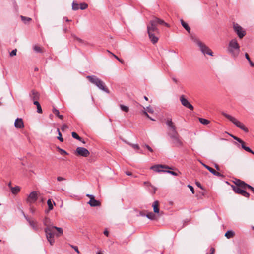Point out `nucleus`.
I'll use <instances>...</instances> for the list:
<instances>
[{
  "label": "nucleus",
  "instance_id": "obj_1",
  "mask_svg": "<svg viewBox=\"0 0 254 254\" xmlns=\"http://www.w3.org/2000/svg\"><path fill=\"white\" fill-rule=\"evenodd\" d=\"M158 25H164L166 27H169L168 23L157 17H154L150 20L147 25V30L149 39L154 44L158 42L160 35V31L157 28Z\"/></svg>",
  "mask_w": 254,
  "mask_h": 254
},
{
  "label": "nucleus",
  "instance_id": "obj_2",
  "mask_svg": "<svg viewBox=\"0 0 254 254\" xmlns=\"http://www.w3.org/2000/svg\"><path fill=\"white\" fill-rule=\"evenodd\" d=\"M150 169L157 172H166L175 176H177L181 174L177 169L165 165H154L151 166Z\"/></svg>",
  "mask_w": 254,
  "mask_h": 254
},
{
  "label": "nucleus",
  "instance_id": "obj_3",
  "mask_svg": "<svg viewBox=\"0 0 254 254\" xmlns=\"http://www.w3.org/2000/svg\"><path fill=\"white\" fill-rule=\"evenodd\" d=\"M227 50L228 53L233 58H236L239 56L240 46L236 39H233L229 42Z\"/></svg>",
  "mask_w": 254,
  "mask_h": 254
},
{
  "label": "nucleus",
  "instance_id": "obj_4",
  "mask_svg": "<svg viewBox=\"0 0 254 254\" xmlns=\"http://www.w3.org/2000/svg\"><path fill=\"white\" fill-rule=\"evenodd\" d=\"M86 78L88 79L90 82L96 86L99 89L109 93V91L106 87L105 83L100 78L95 75H88Z\"/></svg>",
  "mask_w": 254,
  "mask_h": 254
},
{
  "label": "nucleus",
  "instance_id": "obj_5",
  "mask_svg": "<svg viewBox=\"0 0 254 254\" xmlns=\"http://www.w3.org/2000/svg\"><path fill=\"white\" fill-rule=\"evenodd\" d=\"M222 114L224 117L227 118L229 120L232 122L234 124H235L238 127L240 128L241 129L243 130L246 132H248V129L245 126V125L239 121L237 120L235 118L229 114H227L225 112H222Z\"/></svg>",
  "mask_w": 254,
  "mask_h": 254
},
{
  "label": "nucleus",
  "instance_id": "obj_6",
  "mask_svg": "<svg viewBox=\"0 0 254 254\" xmlns=\"http://www.w3.org/2000/svg\"><path fill=\"white\" fill-rule=\"evenodd\" d=\"M171 140V144L173 146L176 147H181L183 145L181 137L180 136L178 132L170 133L168 134Z\"/></svg>",
  "mask_w": 254,
  "mask_h": 254
},
{
  "label": "nucleus",
  "instance_id": "obj_7",
  "mask_svg": "<svg viewBox=\"0 0 254 254\" xmlns=\"http://www.w3.org/2000/svg\"><path fill=\"white\" fill-rule=\"evenodd\" d=\"M194 42L199 47L200 50L203 54H208L210 56H213L212 51L204 43L198 39H195Z\"/></svg>",
  "mask_w": 254,
  "mask_h": 254
},
{
  "label": "nucleus",
  "instance_id": "obj_8",
  "mask_svg": "<svg viewBox=\"0 0 254 254\" xmlns=\"http://www.w3.org/2000/svg\"><path fill=\"white\" fill-rule=\"evenodd\" d=\"M166 124L167 126V134L177 132V127L175 124L172 122V119L167 118L166 119Z\"/></svg>",
  "mask_w": 254,
  "mask_h": 254
},
{
  "label": "nucleus",
  "instance_id": "obj_9",
  "mask_svg": "<svg viewBox=\"0 0 254 254\" xmlns=\"http://www.w3.org/2000/svg\"><path fill=\"white\" fill-rule=\"evenodd\" d=\"M44 231L46 233V238L51 245H53L55 242L54 240V231L52 230V227L45 228Z\"/></svg>",
  "mask_w": 254,
  "mask_h": 254
},
{
  "label": "nucleus",
  "instance_id": "obj_10",
  "mask_svg": "<svg viewBox=\"0 0 254 254\" xmlns=\"http://www.w3.org/2000/svg\"><path fill=\"white\" fill-rule=\"evenodd\" d=\"M233 29L240 39L242 38L246 34V31L237 23L233 24Z\"/></svg>",
  "mask_w": 254,
  "mask_h": 254
},
{
  "label": "nucleus",
  "instance_id": "obj_11",
  "mask_svg": "<svg viewBox=\"0 0 254 254\" xmlns=\"http://www.w3.org/2000/svg\"><path fill=\"white\" fill-rule=\"evenodd\" d=\"M75 154L81 156L86 157L89 155L90 152L85 148L78 147L76 149Z\"/></svg>",
  "mask_w": 254,
  "mask_h": 254
},
{
  "label": "nucleus",
  "instance_id": "obj_12",
  "mask_svg": "<svg viewBox=\"0 0 254 254\" xmlns=\"http://www.w3.org/2000/svg\"><path fill=\"white\" fill-rule=\"evenodd\" d=\"M38 199V194L36 191L31 192L28 195L26 201L27 203L31 204L35 203Z\"/></svg>",
  "mask_w": 254,
  "mask_h": 254
},
{
  "label": "nucleus",
  "instance_id": "obj_13",
  "mask_svg": "<svg viewBox=\"0 0 254 254\" xmlns=\"http://www.w3.org/2000/svg\"><path fill=\"white\" fill-rule=\"evenodd\" d=\"M181 104L184 107L191 110H193V106L188 101V100L185 98L184 95H181L180 98Z\"/></svg>",
  "mask_w": 254,
  "mask_h": 254
},
{
  "label": "nucleus",
  "instance_id": "obj_14",
  "mask_svg": "<svg viewBox=\"0 0 254 254\" xmlns=\"http://www.w3.org/2000/svg\"><path fill=\"white\" fill-rule=\"evenodd\" d=\"M22 213L24 218L29 223V225L32 228V229L35 231H38V227L37 222L36 221L31 220L28 216L25 215L23 212Z\"/></svg>",
  "mask_w": 254,
  "mask_h": 254
},
{
  "label": "nucleus",
  "instance_id": "obj_15",
  "mask_svg": "<svg viewBox=\"0 0 254 254\" xmlns=\"http://www.w3.org/2000/svg\"><path fill=\"white\" fill-rule=\"evenodd\" d=\"M14 126L16 128H23L24 127V125L22 119L21 118H17L14 122Z\"/></svg>",
  "mask_w": 254,
  "mask_h": 254
},
{
  "label": "nucleus",
  "instance_id": "obj_16",
  "mask_svg": "<svg viewBox=\"0 0 254 254\" xmlns=\"http://www.w3.org/2000/svg\"><path fill=\"white\" fill-rule=\"evenodd\" d=\"M234 183L236 185V187H240L242 189H246L248 185L245 182L237 179H235Z\"/></svg>",
  "mask_w": 254,
  "mask_h": 254
},
{
  "label": "nucleus",
  "instance_id": "obj_17",
  "mask_svg": "<svg viewBox=\"0 0 254 254\" xmlns=\"http://www.w3.org/2000/svg\"><path fill=\"white\" fill-rule=\"evenodd\" d=\"M88 203L91 207L100 206L101 205L100 202L98 200H96L95 198H92L91 200H90Z\"/></svg>",
  "mask_w": 254,
  "mask_h": 254
},
{
  "label": "nucleus",
  "instance_id": "obj_18",
  "mask_svg": "<svg viewBox=\"0 0 254 254\" xmlns=\"http://www.w3.org/2000/svg\"><path fill=\"white\" fill-rule=\"evenodd\" d=\"M43 224L44 226H45L46 228H49V227H53V226L52 224V222L51 221V220L48 218L45 217L44 219L43 220Z\"/></svg>",
  "mask_w": 254,
  "mask_h": 254
},
{
  "label": "nucleus",
  "instance_id": "obj_19",
  "mask_svg": "<svg viewBox=\"0 0 254 254\" xmlns=\"http://www.w3.org/2000/svg\"><path fill=\"white\" fill-rule=\"evenodd\" d=\"M152 207L154 213H158L159 212V203L158 201H155L152 204Z\"/></svg>",
  "mask_w": 254,
  "mask_h": 254
},
{
  "label": "nucleus",
  "instance_id": "obj_20",
  "mask_svg": "<svg viewBox=\"0 0 254 254\" xmlns=\"http://www.w3.org/2000/svg\"><path fill=\"white\" fill-rule=\"evenodd\" d=\"M31 98L32 99V100L34 101H37V100L39 98V94L38 92L35 90H32L31 91V94L30 95Z\"/></svg>",
  "mask_w": 254,
  "mask_h": 254
},
{
  "label": "nucleus",
  "instance_id": "obj_21",
  "mask_svg": "<svg viewBox=\"0 0 254 254\" xmlns=\"http://www.w3.org/2000/svg\"><path fill=\"white\" fill-rule=\"evenodd\" d=\"M33 104L37 106V112L38 113H42V109L40 103H39V102L38 101H34L33 102Z\"/></svg>",
  "mask_w": 254,
  "mask_h": 254
},
{
  "label": "nucleus",
  "instance_id": "obj_22",
  "mask_svg": "<svg viewBox=\"0 0 254 254\" xmlns=\"http://www.w3.org/2000/svg\"><path fill=\"white\" fill-rule=\"evenodd\" d=\"M11 190L13 194H16L20 191V188L19 186L11 187Z\"/></svg>",
  "mask_w": 254,
  "mask_h": 254
},
{
  "label": "nucleus",
  "instance_id": "obj_23",
  "mask_svg": "<svg viewBox=\"0 0 254 254\" xmlns=\"http://www.w3.org/2000/svg\"><path fill=\"white\" fill-rule=\"evenodd\" d=\"M72 136L73 138L77 139L78 140L82 142L83 143H85V141L82 139L81 137H80L76 132H72Z\"/></svg>",
  "mask_w": 254,
  "mask_h": 254
},
{
  "label": "nucleus",
  "instance_id": "obj_24",
  "mask_svg": "<svg viewBox=\"0 0 254 254\" xmlns=\"http://www.w3.org/2000/svg\"><path fill=\"white\" fill-rule=\"evenodd\" d=\"M56 230L58 233L57 234V236H59L60 235H62L63 233V229L62 228L60 227H57L56 226H54L52 227V230L54 231V230Z\"/></svg>",
  "mask_w": 254,
  "mask_h": 254
},
{
  "label": "nucleus",
  "instance_id": "obj_25",
  "mask_svg": "<svg viewBox=\"0 0 254 254\" xmlns=\"http://www.w3.org/2000/svg\"><path fill=\"white\" fill-rule=\"evenodd\" d=\"M181 22L182 26L189 32L190 33V28L187 23L185 22L183 20H181Z\"/></svg>",
  "mask_w": 254,
  "mask_h": 254
},
{
  "label": "nucleus",
  "instance_id": "obj_26",
  "mask_svg": "<svg viewBox=\"0 0 254 254\" xmlns=\"http://www.w3.org/2000/svg\"><path fill=\"white\" fill-rule=\"evenodd\" d=\"M235 235V233L231 230L228 231L225 234V236L228 238L230 239L232 238Z\"/></svg>",
  "mask_w": 254,
  "mask_h": 254
},
{
  "label": "nucleus",
  "instance_id": "obj_27",
  "mask_svg": "<svg viewBox=\"0 0 254 254\" xmlns=\"http://www.w3.org/2000/svg\"><path fill=\"white\" fill-rule=\"evenodd\" d=\"M242 148L246 150V151L251 153L253 154H254V152L252 151L249 147H247L245 145V142L243 141V143H241Z\"/></svg>",
  "mask_w": 254,
  "mask_h": 254
},
{
  "label": "nucleus",
  "instance_id": "obj_28",
  "mask_svg": "<svg viewBox=\"0 0 254 254\" xmlns=\"http://www.w3.org/2000/svg\"><path fill=\"white\" fill-rule=\"evenodd\" d=\"M233 190L236 193L239 194L241 190L243 189L240 187H236L235 186L232 185L231 186Z\"/></svg>",
  "mask_w": 254,
  "mask_h": 254
},
{
  "label": "nucleus",
  "instance_id": "obj_29",
  "mask_svg": "<svg viewBox=\"0 0 254 254\" xmlns=\"http://www.w3.org/2000/svg\"><path fill=\"white\" fill-rule=\"evenodd\" d=\"M146 217L152 220H155L156 218V217L155 215L153 212H149L146 214Z\"/></svg>",
  "mask_w": 254,
  "mask_h": 254
},
{
  "label": "nucleus",
  "instance_id": "obj_30",
  "mask_svg": "<svg viewBox=\"0 0 254 254\" xmlns=\"http://www.w3.org/2000/svg\"><path fill=\"white\" fill-rule=\"evenodd\" d=\"M20 17L22 21L26 24H28L32 20L31 18L25 17L24 16H21Z\"/></svg>",
  "mask_w": 254,
  "mask_h": 254
},
{
  "label": "nucleus",
  "instance_id": "obj_31",
  "mask_svg": "<svg viewBox=\"0 0 254 254\" xmlns=\"http://www.w3.org/2000/svg\"><path fill=\"white\" fill-rule=\"evenodd\" d=\"M53 112L55 114L57 117H58L60 119L62 120L64 118V116L62 115H60L59 113V110H57L55 108L53 109Z\"/></svg>",
  "mask_w": 254,
  "mask_h": 254
},
{
  "label": "nucleus",
  "instance_id": "obj_32",
  "mask_svg": "<svg viewBox=\"0 0 254 254\" xmlns=\"http://www.w3.org/2000/svg\"><path fill=\"white\" fill-rule=\"evenodd\" d=\"M245 189H243L240 191L239 194H241L245 197L248 198L250 196V194L245 190Z\"/></svg>",
  "mask_w": 254,
  "mask_h": 254
},
{
  "label": "nucleus",
  "instance_id": "obj_33",
  "mask_svg": "<svg viewBox=\"0 0 254 254\" xmlns=\"http://www.w3.org/2000/svg\"><path fill=\"white\" fill-rule=\"evenodd\" d=\"M199 121L201 124L203 125H207L210 123V121L209 120L201 118H199Z\"/></svg>",
  "mask_w": 254,
  "mask_h": 254
},
{
  "label": "nucleus",
  "instance_id": "obj_34",
  "mask_svg": "<svg viewBox=\"0 0 254 254\" xmlns=\"http://www.w3.org/2000/svg\"><path fill=\"white\" fill-rule=\"evenodd\" d=\"M245 56L246 58L247 59L249 63H250V65L252 67H254V63L251 60L249 55L247 53H246Z\"/></svg>",
  "mask_w": 254,
  "mask_h": 254
},
{
  "label": "nucleus",
  "instance_id": "obj_35",
  "mask_svg": "<svg viewBox=\"0 0 254 254\" xmlns=\"http://www.w3.org/2000/svg\"><path fill=\"white\" fill-rule=\"evenodd\" d=\"M47 205L48 206L49 210H52L53 209V205L52 202L50 199H49L47 201Z\"/></svg>",
  "mask_w": 254,
  "mask_h": 254
},
{
  "label": "nucleus",
  "instance_id": "obj_36",
  "mask_svg": "<svg viewBox=\"0 0 254 254\" xmlns=\"http://www.w3.org/2000/svg\"><path fill=\"white\" fill-rule=\"evenodd\" d=\"M120 107L121 109L125 112H128L129 111V108L127 106L121 104Z\"/></svg>",
  "mask_w": 254,
  "mask_h": 254
},
{
  "label": "nucleus",
  "instance_id": "obj_37",
  "mask_svg": "<svg viewBox=\"0 0 254 254\" xmlns=\"http://www.w3.org/2000/svg\"><path fill=\"white\" fill-rule=\"evenodd\" d=\"M33 49H34V50L37 53H42V48L37 45H35L33 47Z\"/></svg>",
  "mask_w": 254,
  "mask_h": 254
},
{
  "label": "nucleus",
  "instance_id": "obj_38",
  "mask_svg": "<svg viewBox=\"0 0 254 254\" xmlns=\"http://www.w3.org/2000/svg\"><path fill=\"white\" fill-rule=\"evenodd\" d=\"M72 8L74 10H78L79 8L78 4L75 1H73L72 2Z\"/></svg>",
  "mask_w": 254,
  "mask_h": 254
},
{
  "label": "nucleus",
  "instance_id": "obj_39",
  "mask_svg": "<svg viewBox=\"0 0 254 254\" xmlns=\"http://www.w3.org/2000/svg\"><path fill=\"white\" fill-rule=\"evenodd\" d=\"M144 183L145 185H146L147 186H150L152 188V189H153V192H152V193L153 194H154L155 193L156 189H157L156 188H155V187L152 186L150 184V183L148 182H145Z\"/></svg>",
  "mask_w": 254,
  "mask_h": 254
},
{
  "label": "nucleus",
  "instance_id": "obj_40",
  "mask_svg": "<svg viewBox=\"0 0 254 254\" xmlns=\"http://www.w3.org/2000/svg\"><path fill=\"white\" fill-rule=\"evenodd\" d=\"M202 164L205 168H206L208 170H209L211 173H213V172L214 171V169H213L212 168L208 166V165H207L204 163H202Z\"/></svg>",
  "mask_w": 254,
  "mask_h": 254
},
{
  "label": "nucleus",
  "instance_id": "obj_41",
  "mask_svg": "<svg viewBox=\"0 0 254 254\" xmlns=\"http://www.w3.org/2000/svg\"><path fill=\"white\" fill-rule=\"evenodd\" d=\"M80 8L81 10H84V9H86L88 7V4L86 3H80Z\"/></svg>",
  "mask_w": 254,
  "mask_h": 254
},
{
  "label": "nucleus",
  "instance_id": "obj_42",
  "mask_svg": "<svg viewBox=\"0 0 254 254\" xmlns=\"http://www.w3.org/2000/svg\"><path fill=\"white\" fill-rule=\"evenodd\" d=\"M212 174L216 176L217 177H224L223 175H222V174H221L219 172L216 171L215 170H214V171L213 172Z\"/></svg>",
  "mask_w": 254,
  "mask_h": 254
},
{
  "label": "nucleus",
  "instance_id": "obj_43",
  "mask_svg": "<svg viewBox=\"0 0 254 254\" xmlns=\"http://www.w3.org/2000/svg\"><path fill=\"white\" fill-rule=\"evenodd\" d=\"M57 131L58 132L59 136L58 137V139L61 141L63 142L64 139L62 137V134L61 132L60 131V130L59 128H57Z\"/></svg>",
  "mask_w": 254,
  "mask_h": 254
},
{
  "label": "nucleus",
  "instance_id": "obj_44",
  "mask_svg": "<svg viewBox=\"0 0 254 254\" xmlns=\"http://www.w3.org/2000/svg\"><path fill=\"white\" fill-rule=\"evenodd\" d=\"M58 150L60 153L62 155H68V153L64 150L63 149H61V148H58Z\"/></svg>",
  "mask_w": 254,
  "mask_h": 254
},
{
  "label": "nucleus",
  "instance_id": "obj_45",
  "mask_svg": "<svg viewBox=\"0 0 254 254\" xmlns=\"http://www.w3.org/2000/svg\"><path fill=\"white\" fill-rule=\"evenodd\" d=\"M231 136L232 137H233L235 140H236V141H237L238 142L240 143L241 144L242 143H243V141L242 139H241L240 138H239L235 136L232 135H231Z\"/></svg>",
  "mask_w": 254,
  "mask_h": 254
},
{
  "label": "nucleus",
  "instance_id": "obj_46",
  "mask_svg": "<svg viewBox=\"0 0 254 254\" xmlns=\"http://www.w3.org/2000/svg\"><path fill=\"white\" fill-rule=\"evenodd\" d=\"M128 144L135 149L138 150L140 149V147L138 144H134L131 143H128Z\"/></svg>",
  "mask_w": 254,
  "mask_h": 254
},
{
  "label": "nucleus",
  "instance_id": "obj_47",
  "mask_svg": "<svg viewBox=\"0 0 254 254\" xmlns=\"http://www.w3.org/2000/svg\"><path fill=\"white\" fill-rule=\"evenodd\" d=\"M17 52V49H14L10 53V56L11 57H13L14 56H15L16 55Z\"/></svg>",
  "mask_w": 254,
  "mask_h": 254
},
{
  "label": "nucleus",
  "instance_id": "obj_48",
  "mask_svg": "<svg viewBox=\"0 0 254 254\" xmlns=\"http://www.w3.org/2000/svg\"><path fill=\"white\" fill-rule=\"evenodd\" d=\"M70 247L72 248L78 254L80 253L79 251L78 250V247L77 246L70 245Z\"/></svg>",
  "mask_w": 254,
  "mask_h": 254
},
{
  "label": "nucleus",
  "instance_id": "obj_49",
  "mask_svg": "<svg viewBox=\"0 0 254 254\" xmlns=\"http://www.w3.org/2000/svg\"><path fill=\"white\" fill-rule=\"evenodd\" d=\"M143 114L147 117L149 119H150V120H152V121H155V119H152L151 117H150L149 115L147 114V111H143Z\"/></svg>",
  "mask_w": 254,
  "mask_h": 254
},
{
  "label": "nucleus",
  "instance_id": "obj_50",
  "mask_svg": "<svg viewBox=\"0 0 254 254\" xmlns=\"http://www.w3.org/2000/svg\"><path fill=\"white\" fill-rule=\"evenodd\" d=\"M188 187L192 193L193 194H194V189L193 187L191 185H188Z\"/></svg>",
  "mask_w": 254,
  "mask_h": 254
},
{
  "label": "nucleus",
  "instance_id": "obj_51",
  "mask_svg": "<svg viewBox=\"0 0 254 254\" xmlns=\"http://www.w3.org/2000/svg\"><path fill=\"white\" fill-rule=\"evenodd\" d=\"M143 146H145L149 151H150L151 152H152L153 151V150L151 148V147H150L148 145L144 144Z\"/></svg>",
  "mask_w": 254,
  "mask_h": 254
},
{
  "label": "nucleus",
  "instance_id": "obj_52",
  "mask_svg": "<svg viewBox=\"0 0 254 254\" xmlns=\"http://www.w3.org/2000/svg\"><path fill=\"white\" fill-rule=\"evenodd\" d=\"M113 56L116 59H117L119 62H120L121 63H124V61L121 59H120L118 57H117L116 55H114V54L113 53H111Z\"/></svg>",
  "mask_w": 254,
  "mask_h": 254
},
{
  "label": "nucleus",
  "instance_id": "obj_53",
  "mask_svg": "<svg viewBox=\"0 0 254 254\" xmlns=\"http://www.w3.org/2000/svg\"><path fill=\"white\" fill-rule=\"evenodd\" d=\"M247 188L250 189L253 191V192L254 193V187H253L251 186H250V185L248 184V185L247 186Z\"/></svg>",
  "mask_w": 254,
  "mask_h": 254
},
{
  "label": "nucleus",
  "instance_id": "obj_54",
  "mask_svg": "<svg viewBox=\"0 0 254 254\" xmlns=\"http://www.w3.org/2000/svg\"><path fill=\"white\" fill-rule=\"evenodd\" d=\"M29 210H30V212L32 214H33L35 211V208L33 206H31L30 207Z\"/></svg>",
  "mask_w": 254,
  "mask_h": 254
},
{
  "label": "nucleus",
  "instance_id": "obj_55",
  "mask_svg": "<svg viewBox=\"0 0 254 254\" xmlns=\"http://www.w3.org/2000/svg\"><path fill=\"white\" fill-rule=\"evenodd\" d=\"M147 111L149 113H152L153 112V110L150 108V107H147Z\"/></svg>",
  "mask_w": 254,
  "mask_h": 254
},
{
  "label": "nucleus",
  "instance_id": "obj_56",
  "mask_svg": "<svg viewBox=\"0 0 254 254\" xmlns=\"http://www.w3.org/2000/svg\"><path fill=\"white\" fill-rule=\"evenodd\" d=\"M68 127L66 125H64L62 126V127H61V129L62 131H64L66 129H67Z\"/></svg>",
  "mask_w": 254,
  "mask_h": 254
},
{
  "label": "nucleus",
  "instance_id": "obj_57",
  "mask_svg": "<svg viewBox=\"0 0 254 254\" xmlns=\"http://www.w3.org/2000/svg\"><path fill=\"white\" fill-rule=\"evenodd\" d=\"M172 80L175 84H177L178 83V80L176 78L173 77Z\"/></svg>",
  "mask_w": 254,
  "mask_h": 254
},
{
  "label": "nucleus",
  "instance_id": "obj_58",
  "mask_svg": "<svg viewBox=\"0 0 254 254\" xmlns=\"http://www.w3.org/2000/svg\"><path fill=\"white\" fill-rule=\"evenodd\" d=\"M76 39L77 40V41H78L80 43H83V44H85V42L82 40L81 39L79 38H77L76 37Z\"/></svg>",
  "mask_w": 254,
  "mask_h": 254
},
{
  "label": "nucleus",
  "instance_id": "obj_59",
  "mask_svg": "<svg viewBox=\"0 0 254 254\" xmlns=\"http://www.w3.org/2000/svg\"><path fill=\"white\" fill-rule=\"evenodd\" d=\"M57 180L58 181H62L65 180V179L63 177H58Z\"/></svg>",
  "mask_w": 254,
  "mask_h": 254
},
{
  "label": "nucleus",
  "instance_id": "obj_60",
  "mask_svg": "<svg viewBox=\"0 0 254 254\" xmlns=\"http://www.w3.org/2000/svg\"><path fill=\"white\" fill-rule=\"evenodd\" d=\"M86 196L90 198V200H91L92 198H94V196L93 195L89 194H86Z\"/></svg>",
  "mask_w": 254,
  "mask_h": 254
},
{
  "label": "nucleus",
  "instance_id": "obj_61",
  "mask_svg": "<svg viewBox=\"0 0 254 254\" xmlns=\"http://www.w3.org/2000/svg\"><path fill=\"white\" fill-rule=\"evenodd\" d=\"M104 234L106 236H108V235H109V232L107 230H105L104 231Z\"/></svg>",
  "mask_w": 254,
  "mask_h": 254
},
{
  "label": "nucleus",
  "instance_id": "obj_62",
  "mask_svg": "<svg viewBox=\"0 0 254 254\" xmlns=\"http://www.w3.org/2000/svg\"><path fill=\"white\" fill-rule=\"evenodd\" d=\"M64 20H65L66 22H69L71 21L70 20H69L66 17H64Z\"/></svg>",
  "mask_w": 254,
  "mask_h": 254
},
{
  "label": "nucleus",
  "instance_id": "obj_63",
  "mask_svg": "<svg viewBox=\"0 0 254 254\" xmlns=\"http://www.w3.org/2000/svg\"><path fill=\"white\" fill-rule=\"evenodd\" d=\"M126 174L128 176L132 175V173L130 172H126Z\"/></svg>",
  "mask_w": 254,
  "mask_h": 254
},
{
  "label": "nucleus",
  "instance_id": "obj_64",
  "mask_svg": "<svg viewBox=\"0 0 254 254\" xmlns=\"http://www.w3.org/2000/svg\"><path fill=\"white\" fill-rule=\"evenodd\" d=\"M196 185H197V186L198 187H200L201 189H203V188H202V187H201V185H200V184L199 183L197 182V183H196Z\"/></svg>",
  "mask_w": 254,
  "mask_h": 254
}]
</instances>
